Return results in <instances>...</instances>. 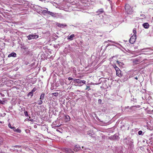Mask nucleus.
<instances>
[{"instance_id":"f257e3e1","label":"nucleus","mask_w":153,"mask_h":153,"mask_svg":"<svg viewBox=\"0 0 153 153\" xmlns=\"http://www.w3.org/2000/svg\"><path fill=\"white\" fill-rule=\"evenodd\" d=\"M125 9L128 14H131L133 12L132 8L128 4H126L125 7Z\"/></svg>"},{"instance_id":"f03ea898","label":"nucleus","mask_w":153,"mask_h":153,"mask_svg":"<svg viewBox=\"0 0 153 153\" xmlns=\"http://www.w3.org/2000/svg\"><path fill=\"white\" fill-rule=\"evenodd\" d=\"M27 37L28 40L36 39L39 37V36L35 34H30Z\"/></svg>"},{"instance_id":"7ed1b4c3","label":"nucleus","mask_w":153,"mask_h":153,"mask_svg":"<svg viewBox=\"0 0 153 153\" xmlns=\"http://www.w3.org/2000/svg\"><path fill=\"white\" fill-rule=\"evenodd\" d=\"M142 62L140 58H137L132 60L133 65H137Z\"/></svg>"},{"instance_id":"20e7f679","label":"nucleus","mask_w":153,"mask_h":153,"mask_svg":"<svg viewBox=\"0 0 153 153\" xmlns=\"http://www.w3.org/2000/svg\"><path fill=\"white\" fill-rule=\"evenodd\" d=\"M119 45L118 44H108L106 46V47H109L110 48H114V47H117L119 48Z\"/></svg>"},{"instance_id":"39448f33","label":"nucleus","mask_w":153,"mask_h":153,"mask_svg":"<svg viewBox=\"0 0 153 153\" xmlns=\"http://www.w3.org/2000/svg\"><path fill=\"white\" fill-rule=\"evenodd\" d=\"M74 83H83L85 84V83L86 81L84 80H82L79 79H75L74 80Z\"/></svg>"},{"instance_id":"423d86ee","label":"nucleus","mask_w":153,"mask_h":153,"mask_svg":"<svg viewBox=\"0 0 153 153\" xmlns=\"http://www.w3.org/2000/svg\"><path fill=\"white\" fill-rule=\"evenodd\" d=\"M136 36H132L130 38L129 40L130 42L132 44H133L136 41Z\"/></svg>"},{"instance_id":"0eeeda50","label":"nucleus","mask_w":153,"mask_h":153,"mask_svg":"<svg viewBox=\"0 0 153 153\" xmlns=\"http://www.w3.org/2000/svg\"><path fill=\"white\" fill-rule=\"evenodd\" d=\"M14 151H16L18 152V150L17 149L19 148V151L20 152H21L22 149L21 148V146H14Z\"/></svg>"},{"instance_id":"6e6552de","label":"nucleus","mask_w":153,"mask_h":153,"mask_svg":"<svg viewBox=\"0 0 153 153\" xmlns=\"http://www.w3.org/2000/svg\"><path fill=\"white\" fill-rule=\"evenodd\" d=\"M45 9L43 10H41L42 11V13L44 15H45L47 13L48 14V13L49 11H48V9L47 8H45Z\"/></svg>"},{"instance_id":"1a4fd4ad","label":"nucleus","mask_w":153,"mask_h":153,"mask_svg":"<svg viewBox=\"0 0 153 153\" xmlns=\"http://www.w3.org/2000/svg\"><path fill=\"white\" fill-rule=\"evenodd\" d=\"M56 25L58 27H62V28H63V27L67 26V25L66 24H60L59 23H57L56 24Z\"/></svg>"},{"instance_id":"9d476101","label":"nucleus","mask_w":153,"mask_h":153,"mask_svg":"<svg viewBox=\"0 0 153 153\" xmlns=\"http://www.w3.org/2000/svg\"><path fill=\"white\" fill-rule=\"evenodd\" d=\"M116 75L118 76L119 77L121 76L122 75L121 74V71L119 69H117V70H116Z\"/></svg>"},{"instance_id":"9b49d317","label":"nucleus","mask_w":153,"mask_h":153,"mask_svg":"<svg viewBox=\"0 0 153 153\" xmlns=\"http://www.w3.org/2000/svg\"><path fill=\"white\" fill-rule=\"evenodd\" d=\"M48 14L50 15L53 17H56V13H55L49 11V12L48 13Z\"/></svg>"},{"instance_id":"f8f14e48","label":"nucleus","mask_w":153,"mask_h":153,"mask_svg":"<svg viewBox=\"0 0 153 153\" xmlns=\"http://www.w3.org/2000/svg\"><path fill=\"white\" fill-rule=\"evenodd\" d=\"M16 53L13 52L10 54L8 55V57H16Z\"/></svg>"},{"instance_id":"ddd939ff","label":"nucleus","mask_w":153,"mask_h":153,"mask_svg":"<svg viewBox=\"0 0 153 153\" xmlns=\"http://www.w3.org/2000/svg\"><path fill=\"white\" fill-rule=\"evenodd\" d=\"M104 12V10L103 9L101 8L98 10L97 12L96 13H98V15H99L100 14L103 13Z\"/></svg>"},{"instance_id":"4468645a","label":"nucleus","mask_w":153,"mask_h":153,"mask_svg":"<svg viewBox=\"0 0 153 153\" xmlns=\"http://www.w3.org/2000/svg\"><path fill=\"white\" fill-rule=\"evenodd\" d=\"M149 25L148 23H145L143 24V26L146 29H148L149 27Z\"/></svg>"},{"instance_id":"2eb2a0df","label":"nucleus","mask_w":153,"mask_h":153,"mask_svg":"<svg viewBox=\"0 0 153 153\" xmlns=\"http://www.w3.org/2000/svg\"><path fill=\"white\" fill-rule=\"evenodd\" d=\"M74 37V34H72L68 37V39H70L71 40H72L73 39V38Z\"/></svg>"},{"instance_id":"dca6fc26","label":"nucleus","mask_w":153,"mask_h":153,"mask_svg":"<svg viewBox=\"0 0 153 153\" xmlns=\"http://www.w3.org/2000/svg\"><path fill=\"white\" fill-rule=\"evenodd\" d=\"M65 152H66L68 153H73L74 152L72 151L71 149H65Z\"/></svg>"},{"instance_id":"f3484780","label":"nucleus","mask_w":153,"mask_h":153,"mask_svg":"<svg viewBox=\"0 0 153 153\" xmlns=\"http://www.w3.org/2000/svg\"><path fill=\"white\" fill-rule=\"evenodd\" d=\"M44 96H45L44 93H42L41 94L40 96V99L41 100H43L44 98Z\"/></svg>"},{"instance_id":"a211bd4d","label":"nucleus","mask_w":153,"mask_h":153,"mask_svg":"<svg viewBox=\"0 0 153 153\" xmlns=\"http://www.w3.org/2000/svg\"><path fill=\"white\" fill-rule=\"evenodd\" d=\"M27 95L28 97L30 96L31 97H32L33 95V93L30 91L28 93Z\"/></svg>"},{"instance_id":"6ab92c4d","label":"nucleus","mask_w":153,"mask_h":153,"mask_svg":"<svg viewBox=\"0 0 153 153\" xmlns=\"http://www.w3.org/2000/svg\"><path fill=\"white\" fill-rule=\"evenodd\" d=\"M13 130H14V131H16V132H18V133H20L21 131V130L19 128L16 129L15 128V129H13Z\"/></svg>"},{"instance_id":"aec40b11","label":"nucleus","mask_w":153,"mask_h":153,"mask_svg":"<svg viewBox=\"0 0 153 153\" xmlns=\"http://www.w3.org/2000/svg\"><path fill=\"white\" fill-rule=\"evenodd\" d=\"M133 33H134V34L133 36H136V29L135 28H134L133 30Z\"/></svg>"},{"instance_id":"412c9836","label":"nucleus","mask_w":153,"mask_h":153,"mask_svg":"<svg viewBox=\"0 0 153 153\" xmlns=\"http://www.w3.org/2000/svg\"><path fill=\"white\" fill-rule=\"evenodd\" d=\"M8 126L9 128H10L12 129H13V130L15 129V128L14 127H12L10 123H9L8 124Z\"/></svg>"},{"instance_id":"4be33fe9","label":"nucleus","mask_w":153,"mask_h":153,"mask_svg":"<svg viewBox=\"0 0 153 153\" xmlns=\"http://www.w3.org/2000/svg\"><path fill=\"white\" fill-rule=\"evenodd\" d=\"M80 148H79L78 147H76V146L75 148H74V151H77Z\"/></svg>"},{"instance_id":"5701e85b","label":"nucleus","mask_w":153,"mask_h":153,"mask_svg":"<svg viewBox=\"0 0 153 153\" xmlns=\"http://www.w3.org/2000/svg\"><path fill=\"white\" fill-rule=\"evenodd\" d=\"M38 102V104L39 105H40L41 104H42V100H38L37 102Z\"/></svg>"},{"instance_id":"b1692460","label":"nucleus","mask_w":153,"mask_h":153,"mask_svg":"<svg viewBox=\"0 0 153 153\" xmlns=\"http://www.w3.org/2000/svg\"><path fill=\"white\" fill-rule=\"evenodd\" d=\"M145 16L144 14H141L140 15V18L141 19H144L145 18Z\"/></svg>"},{"instance_id":"393cba45","label":"nucleus","mask_w":153,"mask_h":153,"mask_svg":"<svg viewBox=\"0 0 153 153\" xmlns=\"http://www.w3.org/2000/svg\"><path fill=\"white\" fill-rule=\"evenodd\" d=\"M59 94L58 93H52V95L55 96H58Z\"/></svg>"},{"instance_id":"a878e982","label":"nucleus","mask_w":153,"mask_h":153,"mask_svg":"<svg viewBox=\"0 0 153 153\" xmlns=\"http://www.w3.org/2000/svg\"><path fill=\"white\" fill-rule=\"evenodd\" d=\"M37 90V88H35L34 87L32 90L31 91V92H32L33 93L35 91Z\"/></svg>"},{"instance_id":"bb28decb","label":"nucleus","mask_w":153,"mask_h":153,"mask_svg":"<svg viewBox=\"0 0 153 153\" xmlns=\"http://www.w3.org/2000/svg\"><path fill=\"white\" fill-rule=\"evenodd\" d=\"M24 114L25 116L28 117V113L27 111H25L24 112Z\"/></svg>"},{"instance_id":"cd10ccee","label":"nucleus","mask_w":153,"mask_h":153,"mask_svg":"<svg viewBox=\"0 0 153 153\" xmlns=\"http://www.w3.org/2000/svg\"><path fill=\"white\" fill-rule=\"evenodd\" d=\"M3 141V139L2 138L0 137V144H1L2 143V142Z\"/></svg>"},{"instance_id":"c85d7f7f","label":"nucleus","mask_w":153,"mask_h":153,"mask_svg":"<svg viewBox=\"0 0 153 153\" xmlns=\"http://www.w3.org/2000/svg\"><path fill=\"white\" fill-rule=\"evenodd\" d=\"M114 68H115V70H117V69H119V68L116 65L114 66Z\"/></svg>"},{"instance_id":"c756f323","label":"nucleus","mask_w":153,"mask_h":153,"mask_svg":"<svg viewBox=\"0 0 153 153\" xmlns=\"http://www.w3.org/2000/svg\"><path fill=\"white\" fill-rule=\"evenodd\" d=\"M91 131H87V134L88 135H89L90 136H91L92 135L91 133Z\"/></svg>"},{"instance_id":"7c9ffc66","label":"nucleus","mask_w":153,"mask_h":153,"mask_svg":"<svg viewBox=\"0 0 153 153\" xmlns=\"http://www.w3.org/2000/svg\"><path fill=\"white\" fill-rule=\"evenodd\" d=\"M142 131H140L138 132V134L139 135H141L142 134Z\"/></svg>"},{"instance_id":"2f4dec72","label":"nucleus","mask_w":153,"mask_h":153,"mask_svg":"<svg viewBox=\"0 0 153 153\" xmlns=\"http://www.w3.org/2000/svg\"><path fill=\"white\" fill-rule=\"evenodd\" d=\"M4 101H1V100H0V103L4 104Z\"/></svg>"},{"instance_id":"473e14b6","label":"nucleus","mask_w":153,"mask_h":153,"mask_svg":"<svg viewBox=\"0 0 153 153\" xmlns=\"http://www.w3.org/2000/svg\"><path fill=\"white\" fill-rule=\"evenodd\" d=\"M72 79H73V78H71V77H69L68 78V80H72Z\"/></svg>"},{"instance_id":"72a5a7b5","label":"nucleus","mask_w":153,"mask_h":153,"mask_svg":"<svg viewBox=\"0 0 153 153\" xmlns=\"http://www.w3.org/2000/svg\"><path fill=\"white\" fill-rule=\"evenodd\" d=\"M90 88V86H86V88L85 89V90H88V88Z\"/></svg>"},{"instance_id":"f704fd0d","label":"nucleus","mask_w":153,"mask_h":153,"mask_svg":"<svg viewBox=\"0 0 153 153\" xmlns=\"http://www.w3.org/2000/svg\"><path fill=\"white\" fill-rule=\"evenodd\" d=\"M126 49H127V50H126V49H125V50H126V51H127V52L130 53V51H129V50H128V48H126Z\"/></svg>"},{"instance_id":"c9c22d12","label":"nucleus","mask_w":153,"mask_h":153,"mask_svg":"<svg viewBox=\"0 0 153 153\" xmlns=\"http://www.w3.org/2000/svg\"><path fill=\"white\" fill-rule=\"evenodd\" d=\"M135 79H136L137 80L138 78V77L136 76L134 78Z\"/></svg>"},{"instance_id":"e433bc0d","label":"nucleus","mask_w":153,"mask_h":153,"mask_svg":"<svg viewBox=\"0 0 153 153\" xmlns=\"http://www.w3.org/2000/svg\"><path fill=\"white\" fill-rule=\"evenodd\" d=\"M90 90V89H88V91H89Z\"/></svg>"},{"instance_id":"4c0bfd02","label":"nucleus","mask_w":153,"mask_h":153,"mask_svg":"<svg viewBox=\"0 0 153 153\" xmlns=\"http://www.w3.org/2000/svg\"><path fill=\"white\" fill-rule=\"evenodd\" d=\"M56 130H57H57H58V131H59V130H57V129H56Z\"/></svg>"}]
</instances>
